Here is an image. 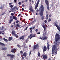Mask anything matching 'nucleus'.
Segmentation results:
<instances>
[{
    "label": "nucleus",
    "instance_id": "9b49d317",
    "mask_svg": "<svg viewBox=\"0 0 60 60\" xmlns=\"http://www.w3.org/2000/svg\"><path fill=\"white\" fill-rule=\"evenodd\" d=\"M15 9V8L14 7L10 9L11 11H12V12H13L14 11V10Z\"/></svg>",
    "mask_w": 60,
    "mask_h": 60
},
{
    "label": "nucleus",
    "instance_id": "0e129e2a",
    "mask_svg": "<svg viewBox=\"0 0 60 60\" xmlns=\"http://www.w3.org/2000/svg\"><path fill=\"white\" fill-rule=\"evenodd\" d=\"M21 14H19L18 15V17H19V16H20V15H21Z\"/></svg>",
    "mask_w": 60,
    "mask_h": 60
},
{
    "label": "nucleus",
    "instance_id": "4468645a",
    "mask_svg": "<svg viewBox=\"0 0 60 60\" xmlns=\"http://www.w3.org/2000/svg\"><path fill=\"white\" fill-rule=\"evenodd\" d=\"M32 38V34H31L29 36L28 38H29L30 39H31Z\"/></svg>",
    "mask_w": 60,
    "mask_h": 60
},
{
    "label": "nucleus",
    "instance_id": "e2e57ef3",
    "mask_svg": "<svg viewBox=\"0 0 60 60\" xmlns=\"http://www.w3.org/2000/svg\"><path fill=\"white\" fill-rule=\"evenodd\" d=\"M26 2H27L28 1V0H25Z\"/></svg>",
    "mask_w": 60,
    "mask_h": 60
},
{
    "label": "nucleus",
    "instance_id": "09e8293b",
    "mask_svg": "<svg viewBox=\"0 0 60 60\" xmlns=\"http://www.w3.org/2000/svg\"><path fill=\"white\" fill-rule=\"evenodd\" d=\"M36 14L37 15H39V13H36Z\"/></svg>",
    "mask_w": 60,
    "mask_h": 60
},
{
    "label": "nucleus",
    "instance_id": "473e14b6",
    "mask_svg": "<svg viewBox=\"0 0 60 60\" xmlns=\"http://www.w3.org/2000/svg\"><path fill=\"white\" fill-rule=\"evenodd\" d=\"M47 35V34H46V33L45 32L44 33H43V35Z\"/></svg>",
    "mask_w": 60,
    "mask_h": 60
},
{
    "label": "nucleus",
    "instance_id": "aec40b11",
    "mask_svg": "<svg viewBox=\"0 0 60 60\" xmlns=\"http://www.w3.org/2000/svg\"><path fill=\"white\" fill-rule=\"evenodd\" d=\"M57 29H58V30L60 31V27L58 25L57 26H56Z\"/></svg>",
    "mask_w": 60,
    "mask_h": 60
},
{
    "label": "nucleus",
    "instance_id": "a878e982",
    "mask_svg": "<svg viewBox=\"0 0 60 60\" xmlns=\"http://www.w3.org/2000/svg\"><path fill=\"white\" fill-rule=\"evenodd\" d=\"M13 19H12L11 20H10L9 21V23H11V22H12V21H13Z\"/></svg>",
    "mask_w": 60,
    "mask_h": 60
},
{
    "label": "nucleus",
    "instance_id": "7ed1b4c3",
    "mask_svg": "<svg viewBox=\"0 0 60 60\" xmlns=\"http://www.w3.org/2000/svg\"><path fill=\"white\" fill-rule=\"evenodd\" d=\"M41 11L39 12V15L40 16H42L43 14V11H44V7L43 5H41Z\"/></svg>",
    "mask_w": 60,
    "mask_h": 60
},
{
    "label": "nucleus",
    "instance_id": "412c9836",
    "mask_svg": "<svg viewBox=\"0 0 60 60\" xmlns=\"http://www.w3.org/2000/svg\"><path fill=\"white\" fill-rule=\"evenodd\" d=\"M0 45H3L4 46H5V45L3 43L1 42H0Z\"/></svg>",
    "mask_w": 60,
    "mask_h": 60
},
{
    "label": "nucleus",
    "instance_id": "a18cd8bd",
    "mask_svg": "<svg viewBox=\"0 0 60 60\" xmlns=\"http://www.w3.org/2000/svg\"><path fill=\"white\" fill-rule=\"evenodd\" d=\"M11 54H8L7 55L8 56H10Z\"/></svg>",
    "mask_w": 60,
    "mask_h": 60
},
{
    "label": "nucleus",
    "instance_id": "f257e3e1",
    "mask_svg": "<svg viewBox=\"0 0 60 60\" xmlns=\"http://www.w3.org/2000/svg\"><path fill=\"white\" fill-rule=\"evenodd\" d=\"M55 38L56 40L54 43H56L55 46H58L59 45V41L60 40V35L57 34V33L56 34L55 36Z\"/></svg>",
    "mask_w": 60,
    "mask_h": 60
},
{
    "label": "nucleus",
    "instance_id": "20e7f679",
    "mask_svg": "<svg viewBox=\"0 0 60 60\" xmlns=\"http://www.w3.org/2000/svg\"><path fill=\"white\" fill-rule=\"evenodd\" d=\"M40 0H38V1L37 2L35 5V9L36 10V9H37L38 7V5H39V2H40Z\"/></svg>",
    "mask_w": 60,
    "mask_h": 60
},
{
    "label": "nucleus",
    "instance_id": "7c9ffc66",
    "mask_svg": "<svg viewBox=\"0 0 60 60\" xmlns=\"http://www.w3.org/2000/svg\"><path fill=\"white\" fill-rule=\"evenodd\" d=\"M14 8H15V9H17L16 10H18V9H19V8H18L16 7H14Z\"/></svg>",
    "mask_w": 60,
    "mask_h": 60
},
{
    "label": "nucleus",
    "instance_id": "3c124183",
    "mask_svg": "<svg viewBox=\"0 0 60 60\" xmlns=\"http://www.w3.org/2000/svg\"><path fill=\"white\" fill-rule=\"evenodd\" d=\"M47 21L46 20H45L44 21V22L45 23H47Z\"/></svg>",
    "mask_w": 60,
    "mask_h": 60
},
{
    "label": "nucleus",
    "instance_id": "c85d7f7f",
    "mask_svg": "<svg viewBox=\"0 0 60 60\" xmlns=\"http://www.w3.org/2000/svg\"><path fill=\"white\" fill-rule=\"evenodd\" d=\"M4 29V26H2V27L0 28V29L1 30H3Z\"/></svg>",
    "mask_w": 60,
    "mask_h": 60
},
{
    "label": "nucleus",
    "instance_id": "6e6552de",
    "mask_svg": "<svg viewBox=\"0 0 60 60\" xmlns=\"http://www.w3.org/2000/svg\"><path fill=\"white\" fill-rule=\"evenodd\" d=\"M43 58L44 59H46L47 58V56L46 55H42Z\"/></svg>",
    "mask_w": 60,
    "mask_h": 60
},
{
    "label": "nucleus",
    "instance_id": "052dcab7",
    "mask_svg": "<svg viewBox=\"0 0 60 60\" xmlns=\"http://www.w3.org/2000/svg\"><path fill=\"white\" fill-rule=\"evenodd\" d=\"M10 19H12V16H10Z\"/></svg>",
    "mask_w": 60,
    "mask_h": 60
},
{
    "label": "nucleus",
    "instance_id": "37998d69",
    "mask_svg": "<svg viewBox=\"0 0 60 60\" xmlns=\"http://www.w3.org/2000/svg\"><path fill=\"white\" fill-rule=\"evenodd\" d=\"M23 51H21L20 52V53L21 54H23Z\"/></svg>",
    "mask_w": 60,
    "mask_h": 60
},
{
    "label": "nucleus",
    "instance_id": "8fccbe9b",
    "mask_svg": "<svg viewBox=\"0 0 60 60\" xmlns=\"http://www.w3.org/2000/svg\"><path fill=\"white\" fill-rule=\"evenodd\" d=\"M12 4V3H10L9 4V5H11V4Z\"/></svg>",
    "mask_w": 60,
    "mask_h": 60
},
{
    "label": "nucleus",
    "instance_id": "f704fd0d",
    "mask_svg": "<svg viewBox=\"0 0 60 60\" xmlns=\"http://www.w3.org/2000/svg\"><path fill=\"white\" fill-rule=\"evenodd\" d=\"M3 8H4V6H2L0 8L2 10H3Z\"/></svg>",
    "mask_w": 60,
    "mask_h": 60
},
{
    "label": "nucleus",
    "instance_id": "79ce46f5",
    "mask_svg": "<svg viewBox=\"0 0 60 60\" xmlns=\"http://www.w3.org/2000/svg\"><path fill=\"white\" fill-rule=\"evenodd\" d=\"M17 46H18V47H19V48H20V47H21L20 45H17Z\"/></svg>",
    "mask_w": 60,
    "mask_h": 60
},
{
    "label": "nucleus",
    "instance_id": "9d476101",
    "mask_svg": "<svg viewBox=\"0 0 60 60\" xmlns=\"http://www.w3.org/2000/svg\"><path fill=\"white\" fill-rule=\"evenodd\" d=\"M41 25L44 28V31H45L46 28H45V27H46V26H45L44 24H42Z\"/></svg>",
    "mask_w": 60,
    "mask_h": 60
},
{
    "label": "nucleus",
    "instance_id": "13d9d810",
    "mask_svg": "<svg viewBox=\"0 0 60 60\" xmlns=\"http://www.w3.org/2000/svg\"><path fill=\"white\" fill-rule=\"evenodd\" d=\"M51 17V15H49V17Z\"/></svg>",
    "mask_w": 60,
    "mask_h": 60
},
{
    "label": "nucleus",
    "instance_id": "49530a36",
    "mask_svg": "<svg viewBox=\"0 0 60 60\" xmlns=\"http://www.w3.org/2000/svg\"><path fill=\"white\" fill-rule=\"evenodd\" d=\"M18 4L19 5H20V4H21V2H19Z\"/></svg>",
    "mask_w": 60,
    "mask_h": 60
},
{
    "label": "nucleus",
    "instance_id": "4d7b16f0",
    "mask_svg": "<svg viewBox=\"0 0 60 60\" xmlns=\"http://www.w3.org/2000/svg\"><path fill=\"white\" fill-rule=\"evenodd\" d=\"M25 58V57H22V60H23V59H24Z\"/></svg>",
    "mask_w": 60,
    "mask_h": 60
},
{
    "label": "nucleus",
    "instance_id": "4be33fe9",
    "mask_svg": "<svg viewBox=\"0 0 60 60\" xmlns=\"http://www.w3.org/2000/svg\"><path fill=\"white\" fill-rule=\"evenodd\" d=\"M9 39L8 41H11L12 40V37H9Z\"/></svg>",
    "mask_w": 60,
    "mask_h": 60
},
{
    "label": "nucleus",
    "instance_id": "e433bc0d",
    "mask_svg": "<svg viewBox=\"0 0 60 60\" xmlns=\"http://www.w3.org/2000/svg\"><path fill=\"white\" fill-rule=\"evenodd\" d=\"M47 49L48 50L49 49V46H47Z\"/></svg>",
    "mask_w": 60,
    "mask_h": 60
},
{
    "label": "nucleus",
    "instance_id": "0eeeda50",
    "mask_svg": "<svg viewBox=\"0 0 60 60\" xmlns=\"http://www.w3.org/2000/svg\"><path fill=\"white\" fill-rule=\"evenodd\" d=\"M38 45V44H37L35 45H34V48L33 49V50H34V49H36L37 48V46Z\"/></svg>",
    "mask_w": 60,
    "mask_h": 60
},
{
    "label": "nucleus",
    "instance_id": "c756f323",
    "mask_svg": "<svg viewBox=\"0 0 60 60\" xmlns=\"http://www.w3.org/2000/svg\"><path fill=\"white\" fill-rule=\"evenodd\" d=\"M16 26L17 27H20V25L19 24H17L16 25Z\"/></svg>",
    "mask_w": 60,
    "mask_h": 60
},
{
    "label": "nucleus",
    "instance_id": "a211bd4d",
    "mask_svg": "<svg viewBox=\"0 0 60 60\" xmlns=\"http://www.w3.org/2000/svg\"><path fill=\"white\" fill-rule=\"evenodd\" d=\"M45 3L46 4H47V5H49V2H48V1L46 0Z\"/></svg>",
    "mask_w": 60,
    "mask_h": 60
},
{
    "label": "nucleus",
    "instance_id": "c9c22d12",
    "mask_svg": "<svg viewBox=\"0 0 60 60\" xmlns=\"http://www.w3.org/2000/svg\"><path fill=\"white\" fill-rule=\"evenodd\" d=\"M9 6L11 8H12V7H13V5H10Z\"/></svg>",
    "mask_w": 60,
    "mask_h": 60
},
{
    "label": "nucleus",
    "instance_id": "774afa93",
    "mask_svg": "<svg viewBox=\"0 0 60 60\" xmlns=\"http://www.w3.org/2000/svg\"><path fill=\"white\" fill-rule=\"evenodd\" d=\"M34 28H35V27H33V28H32V29H34Z\"/></svg>",
    "mask_w": 60,
    "mask_h": 60
},
{
    "label": "nucleus",
    "instance_id": "cd10ccee",
    "mask_svg": "<svg viewBox=\"0 0 60 60\" xmlns=\"http://www.w3.org/2000/svg\"><path fill=\"white\" fill-rule=\"evenodd\" d=\"M41 19H42V20H43V19H44V16H42L41 17Z\"/></svg>",
    "mask_w": 60,
    "mask_h": 60
},
{
    "label": "nucleus",
    "instance_id": "bf43d9fd",
    "mask_svg": "<svg viewBox=\"0 0 60 60\" xmlns=\"http://www.w3.org/2000/svg\"><path fill=\"white\" fill-rule=\"evenodd\" d=\"M32 29V27L30 28H29L30 30H31V29Z\"/></svg>",
    "mask_w": 60,
    "mask_h": 60
},
{
    "label": "nucleus",
    "instance_id": "6e6d98bb",
    "mask_svg": "<svg viewBox=\"0 0 60 60\" xmlns=\"http://www.w3.org/2000/svg\"><path fill=\"white\" fill-rule=\"evenodd\" d=\"M14 0V2L15 3H16V2H17V0Z\"/></svg>",
    "mask_w": 60,
    "mask_h": 60
},
{
    "label": "nucleus",
    "instance_id": "423d86ee",
    "mask_svg": "<svg viewBox=\"0 0 60 60\" xmlns=\"http://www.w3.org/2000/svg\"><path fill=\"white\" fill-rule=\"evenodd\" d=\"M47 39V38L46 36H43L42 37V38L41 37H40V39L41 40H46Z\"/></svg>",
    "mask_w": 60,
    "mask_h": 60
},
{
    "label": "nucleus",
    "instance_id": "864d4df0",
    "mask_svg": "<svg viewBox=\"0 0 60 60\" xmlns=\"http://www.w3.org/2000/svg\"><path fill=\"white\" fill-rule=\"evenodd\" d=\"M4 14H5V12L3 13L1 15V16H2V15H4Z\"/></svg>",
    "mask_w": 60,
    "mask_h": 60
},
{
    "label": "nucleus",
    "instance_id": "de8ad7c7",
    "mask_svg": "<svg viewBox=\"0 0 60 60\" xmlns=\"http://www.w3.org/2000/svg\"><path fill=\"white\" fill-rule=\"evenodd\" d=\"M35 36L34 35H33V36H32V38L33 37H35Z\"/></svg>",
    "mask_w": 60,
    "mask_h": 60
},
{
    "label": "nucleus",
    "instance_id": "bb28decb",
    "mask_svg": "<svg viewBox=\"0 0 60 60\" xmlns=\"http://www.w3.org/2000/svg\"><path fill=\"white\" fill-rule=\"evenodd\" d=\"M51 21V19L50 18L48 20V22H49Z\"/></svg>",
    "mask_w": 60,
    "mask_h": 60
},
{
    "label": "nucleus",
    "instance_id": "f8f14e48",
    "mask_svg": "<svg viewBox=\"0 0 60 60\" xmlns=\"http://www.w3.org/2000/svg\"><path fill=\"white\" fill-rule=\"evenodd\" d=\"M6 49H7L6 48L1 47L0 48V49H1V50H6Z\"/></svg>",
    "mask_w": 60,
    "mask_h": 60
},
{
    "label": "nucleus",
    "instance_id": "393cba45",
    "mask_svg": "<svg viewBox=\"0 0 60 60\" xmlns=\"http://www.w3.org/2000/svg\"><path fill=\"white\" fill-rule=\"evenodd\" d=\"M48 18H49V17L48 16V14H47L46 15V20H48Z\"/></svg>",
    "mask_w": 60,
    "mask_h": 60
},
{
    "label": "nucleus",
    "instance_id": "603ef678",
    "mask_svg": "<svg viewBox=\"0 0 60 60\" xmlns=\"http://www.w3.org/2000/svg\"><path fill=\"white\" fill-rule=\"evenodd\" d=\"M38 29H37L36 30H35V31L36 32H37V31H38Z\"/></svg>",
    "mask_w": 60,
    "mask_h": 60
},
{
    "label": "nucleus",
    "instance_id": "338daca9",
    "mask_svg": "<svg viewBox=\"0 0 60 60\" xmlns=\"http://www.w3.org/2000/svg\"><path fill=\"white\" fill-rule=\"evenodd\" d=\"M36 11H37V12H38V11H39V10L38 9V10H37Z\"/></svg>",
    "mask_w": 60,
    "mask_h": 60
},
{
    "label": "nucleus",
    "instance_id": "c03bdc74",
    "mask_svg": "<svg viewBox=\"0 0 60 60\" xmlns=\"http://www.w3.org/2000/svg\"><path fill=\"white\" fill-rule=\"evenodd\" d=\"M33 9H32V8H30L29 9V10L30 11H31Z\"/></svg>",
    "mask_w": 60,
    "mask_h": 60
},
{
    "label": "nucleus",
    "instance_id": "f3484780",
    "mask_svg": "<svg viewBox=\"0 0 60 60\" xmlns=\"http://www.w3.org/2000/svg\"><path fill=\"white\" fill-rule=\"evenodd\" d=\"M56 23H57V22H56L54 23V26H56V27L58 26V25L56 24Z\"/></svg>",
    "mask_w": 60,
    "mask_h": 60
},
{
    "label": "nucleus",
    "instance_id": "5fc2aeb1",
    "mask_svg": "<svg viewBox=\"0 0 60 60\" xmlns=\"http://www.w3.org/2000/svg\"><path fill=\"white\" fill-rule=\"evenodd\" d=\"M25 41V42H27V41H28V39H27Z\"/></svg>",
    "mask_w": 60,
    "mask_h": 60
},
{
    "label": "nucleus",
    "instance_id": "1a4fd4ad",
    "mask_svg": "<svg viewBox=\"0 0 60 60\" xmlns=\"http://www.w3.org/2000/svg\"><path fill=\"white\" fill-rule=\"evenodd\" d=\"M16 49H13L12 50L11 52H12V53H15L16 52Z\"/></svg>",
    "mask_w": 60,
    "mask_h": 60
},
{
    "label": "nucleus",
    "instance_id": "72a5a7b5",
    "mask_svg": "<svg viewBox=\"0 0 60 60\" xmlns=\"http://www.w3.org/2000/svg\"><path fill=\"white\" fill-rule=\"evenodd\" d=\"M31 52H32V51H30L29 56H30L31 54Z\"/></svg>",
    "mask_w": 60,
    "mask_h": 60
},
{
    "label": "nucleus",
    "instance_id": "b1692460",
    "mask_svg": "<svg viewBox=\"0 0 60 60\" xmlns=\"http://www.w3.org/2000/svg\"><path fill=\"white\" fill-rule=\"evenodd\" d=\"M47 9L48 10V11H49V5H47Z\"/></svg>",
    "mask_w": 60,
    "mask_h": 60
},
{
    "label": "nucleus",
    "instance_id": "ea45409f",
    "mask_svg": "<svg viewBox=\"0 0 60 60\" xmlns=\"http://www.w3.org/2000/svg\"><path fill=\"white\" fill-rule=\"evenodd\" d=\"M11 14V15H12V16H13L14 15V14L13 13H12Z\"/></svg>",
    "mask_w": 60,
    "mask_h": 60
},
{
    "label": "nucleus",
    "instance_id": "58836bf2",
    "mask_svg": "<svg viewBox=\"0 0 60 60\" xmlns=\"http://www.w3.org/2000/svg\"><path fill=\"white\" fill-rule=\"evenodd\" d=\"M47 43V46H49V42H48Z\"/></svg>",
    "mask_w": 60,
    "mask_h": 60
},
{
    "label": "nucleus",
    "instance_id": "2f4dec72",
    "mask_svg": "<svg viewBox=\"0 0 60 60\" xmlns=\"http://www.w3.org/2000/svg\"><path fill=\"white\" fill-rule=\"evenodd\" d=\"M38 56H40V53L39 52H38Z\"/></svg>",
    "mask_w": 60,
    "mask_h": 60
},
{
    "label": "nucleus",
    "instance_id": "f03ea898",
    "mask_svg": "<svg viewBox=\"0 0 60 60\" xmlns=\"http://www.w3.org/2000/svg\"><path fill=\"white\" fill-rule=\"evenodd\" d=\"M57 48H56V47L55 46V45H53L52 47V54H54V55L57 54Z\"/></svg>",
    "mask_w": 60,
    "mask_h": 60
},
{
    "label": "nucleus",
    "instance_id": "dca6fc26",
    "mask_svg": "<svg viewBox=\"0 0 60 60\" xmlns=\"http://www.w3.org/2000/svg\"><path fill=\"white\" fill-rule=\"evenodd\" d=\"M15 56L13 55H11V54L10 57H11V58H14V57Z\"/></svg>",
    "mask_w": 60,
    "mask_h": 60
},
{
    "label": "nucleus",
    "instance_id": "4c0bfd02",
    "mask_svg": "<svg viewBox=\"0 0 60 60\" xmlns=\"http://www.w3.org/2000/svg\"><path fill=\"white\" fill-rule=\"evenodd\" d=\"M27 28H28V27H26L25 29H24L25 31H26V30H27Z\"/></svg>",
    "mask_w": 60,
    "mask_h": 60
},
{
    "label": "nucleus",
    "instance_id": "5701e85b",
    "mask_svg": "<svg viewBox=\"0 0 60 60\" xmlns=\"http://www.w3.org/2000/svg\"><path fill=\"white\" fill-rule=\"evenodd\" d=\"M20 39H21V40H23L24 39V36H22L20 38Z\"/></svg>",
    "mask_w": 60,
    "mask_h": 60
},
{
    "label": "nucleus",
    "instance_id": "a19ab883",
    "mask_svg": "<svg viewBox=\"0 0 60 60\" xmlns=\"http://www.w3.org/2000/svg\"><path fill=\"white\" fill-rule=\"evenodd\" d=\"M16 24H18V23H19V21L18 20L16 21Z\"/></svg>",
    "mask_w": 60,
    "mask_h": 60
},
{
    "label": "nucleus",
    "instance_id": "680f3d73",
    "mask_svg": "<svg viewBox=\"0 0 60 60\" xmlns=\"http://www.w3.org/2000/svg\"><path fill=\"white\" fill-rule=\"evenodd\" d=\"M13 19H15V17H14V16H13Z\"/></svg>",
    "mask_w": 60,
    "mask_h": 60
},
{
    "label": "nucleus",
    "instance_id": "69168bd1",
    "mask_svg": "<svg viewBox=\"0 0 60 60\" xmlns=\"http://www.w3.org/2000/svg\"><path fill=\"white\" fill-rule=\"evenodd\" d=\"M32 32H33V31L32 30H31L30 31V33H32Z\"/></svg>",
    "mask_w": 60,
    "mask_h": 60
},
{
    "label": "nucleus",
    "instance_id": "39448f33",
    "mask_svg": "<svg viewBox=\"0 0 60 60\" xmlns=\"http://www.w3.org/2000/svg\"><path fill=\"white\" fill-rule=\"evenodd\" d=\"M12 34L13 35H14L15 37H16V38H18V35L16 34V32L14 31H13L12 32Z\"/></svg>",
    "mask_w": 60,
    "mask_h": 60
},
{
    "label": "nucleus",
    "instance_id": "6ab92c4d",
    "mask_svg": "<svg viewBox=\"0 0 60 60\" xmlns=\"http://www.w3.org/2000/svg\"><path fill=\"white\" fill-rule=\"evenodd\" d=\"M3 40L6 41V42H7L8 41V40H7V39H6L4 38H3Z\"/></svg>",
    "mask_w": 60,
    "mask_h": 60
},
{
    "label": "nucleus",
    "instance_id": "2eb2a0df",
    "mask_svg": "<svg viewBox=\"0 0 60 60\" xmlns=\"http://www.w3.org/2000/svg\"><path fill=\"white\" fill-rule=\"evenodd\" d=\"M23 56H24L25 57H26V52H25L22 55Z\"/></svg>",
    "mask_w": 60,
    "mask_h": 60
},
{
    "label": "nucleus",
    "instance_id": "ddd939ff",
    "mask_svg": "<svg viewBox=\"0 0 60 60\" xmlns=\"http://www.w3.org/2000/svg\"><path fill=\"white\" fill-rule=\"evenodd\" d=\"M46 50H47V47L45 46H44L43 50V52H44V51H45Z\"/></svg>",
    "mask_w": 60,
    "mask_h": 60
}]
</instances>
